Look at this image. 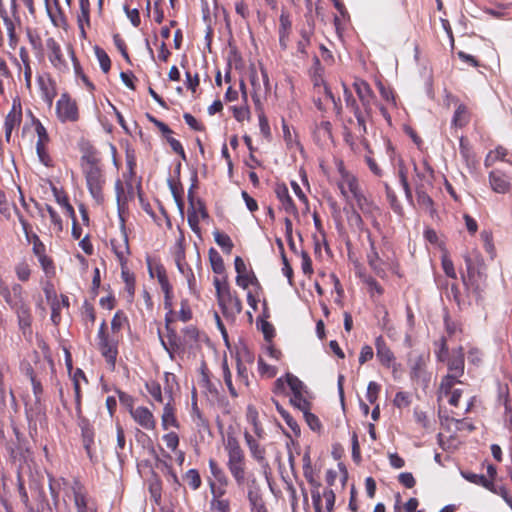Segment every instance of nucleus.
I'll use <instances>...</instances> for the list:
<instances>
[{
    "label": "nucleus",
    "instance_id": "nucleus-7",
    "mask_svg": "<svg viewBox=\"0 0 512 512\" xmlns=\"http://www.w3.org/2000/svg\"><path fill=\"white\" fill-rule=\"evenodd\" d=\"M369 251L366 254L370 269L380 278H385L387 270L396 272L397 265L393 258L388 256L384 248H378L371 235L368 234Z\"/></svg>",
    "mask_w": 512,
    "mask_h": 512
},
{
    "label": "nucleus",
    "instance_id": "nucleus-42",
    "mask_svg": "<svg viewBox=\"0 0 512 512\" xmlns=\"http://www.w3.org/2000/svg\"><path fill=\"white\" fill-rule=\"evenodd\" d=\"M149 492L154 502L159 505L162 499V483L157 476L150 480Z\"/></svg>",
    "mask_w": 512,
    "mask_h": 512
},
{
    "label": "nucleus",
    "instance_id": "nucleus-24",
    "mask_svg": "<svg viewBox=\"0 0 512 512\" xmlns=\"http://www.w3.org/2000/svg\"><path fill=\"white\" fill-rule=\"evenodd\" d=\"M246 420L252 426L253 436L258 439H264L266 432L259 420V413L253 405H248L246 409Z\"/></svg>",
    "mask_w": 512,
    "mask_h": 512
},
{
    "label": "nucleus",
    "instance_id": "nucleus-64",
    "mask_svg": "<svg viewBox=\"0 0 512 512\" xmlns=\"http://www.w3.org/2000/svg\"><path fill=\"white\" fill-rule=\"evenodd\" d=\"M163 441L165 442L167 448L172 451H176L179 446V436L175 432H169L163 435Z\"/></svg>",
    "mask_w": 512,
    "mask_h": 512
},
{
    "label": "nucleus",
    "instance_id": "nucleus-31",
    "mask_svg": "<svg viewBox=\"0 0 512 512\" xmlns=\"http://www.w3.org/2000/svg\"><path fill=\"white\" fill-rule=\"evenodd\" d=\"M314 137L318 142L326 143L332 139V125L329 121L323 120L316 124Z\"/></svg>",
    "mask_w": 512,
    "mask_h": 512
},
{
    "label": "nucleus",
    "instance_id": "nucleus-62",
    "mask_svg": "<svg viewBox=\"0 0 512 512\" xmlns=\"http://www.w3.org/2000/svg\"><path fill=\"white\" fill-rule=\"evenodd\" d=\"M38 261L46 275L51 276L55 274L53 261L46 254L39 257Z\"/></svg>",
    "mask_w": 512,
    "mask_h": 512
},
{
    "label": "nucleus",
    "instance_id": "nucleus-49",
    "mask_svg": "<svg viewBox=\"0 0 512 512\" xmlns=\"http://www.w3.org/2000/svg\"><path fill=\"white\" fill-rule=\"evenodd\" d=\"M48 486L51 498L53 500L54 505L59 503L61 485L57 482L56 478L52 475H48Z\"/></svg>",
    "mask_w": 512,
    "mask_h": 512
},
{
    "label": "nucleus",
    "instance_id": "nucleus-26",
    "mask_svg": "<svg viewBox=\"0 0 512 512\" xmlns=\"http://www.w3.org/2000/svg\"><path fill=\"white\" fill-rule=\"evenodd\" d=\"M30 382H31L33 394L35 397V403H34L35 407H33V405L25 403V411H26V414L28 417L30 415L32 417L34 413L40 412V405H41V400H42V395H43V386H42L41 382L37 378H33Z\"/></svg>",
    "mask_w": 512,
    "mask_h": 512
},
{
    "label": "nucleus",
    "instance_id": "nucleus-29",
    "mask_svg": "<svg viewBox=\"0 0 512 512\" xmlns=\"http://www.w3.org/2000/svg\"><path fill=\"white\" fill-rule=\"evenodd\" d=\"M49 60L54 67L63 70L67 67L60 46L53 40L48 42Z\"/></svg>",
    "mask_w": 512,
    "mask_h": 512
},
{
    "label": "nucleus",
    "instance_id": "nucleus-16",
    "mask_svg": "<svg viewBox=\"0 0 512 512\" xmlns=\"http://www.w3.org/2000/svg\"><path fill=\"white\" fill-rule=\"evenodd\" d=\"M22 121V107L19 99H14L10 112L7 114L4 122L5 138L9 142L12 131L19 127Z\"/></svg>",
    "mask_w": 512,
    "mask_h": 512
},
{
    "label": "nucleus",
    "instance_id": "nucleus-54",
    "mask_svg": "<svg viewBox=\"0 0 512 512\" xmlns=\"http://www.w3.org/2000/svg\"><path fill=\"white\" fill-rule=\"evenodd\" d=\"M214 240L222 249L227 252H230L233 248V243L227 234L216 231L214 232Z\"/></svg>",
    "mask_w": 512,
    "mask_h": 512
},
{
    "label": "nucleus",
    "instance_id": "nucleus-45",
    "mask_svg": "<svg viewBox=\"0 0 512 512\" xmlns=\"http://www.w3.org/2000/svg\"><path fill=\"white\" fill-rule=\"evenodd\" d=\"M163 466L165 468L164 474L167 482L171 485L174 491H178L181 488V483L176 472L174 471L172 466L167 462H163Z\"/></svg>",
    "mask_w": 512,
    "mask_h": 512
},
{
    "label": "nucleus",
    "instance_id": "nucleus-44",
    "mask_svg": "<svg viewBox=\"0 0 512 512\" xmlns=\"http://www.w3.org/2000/svg\"><path fill=\"white\" fill-rule=\"evenodd\" d=\"M106 329V323L103 321L98 332L99 345L102 349L107 350L106 352H116V346L113 342L109 341L108 337L106 336Z\"/></svg>",
    "mask_w": 512,
    "mask_h": 512
},
{
    "label": "nucleus",
    "instance_id": "nucleus-51",
    "mask_svg": "<svg viewBox=\"0 0 512 512\" xmlns=\"http://www.w3.org/2000/svg\"><path fill=\"white\" fill-rule=\"evenodd\" d=\"M507 155V150L504 147H497L494 151L489 152L485 159L487 167L493 165L497 160H503Z\"/></svg>",
    "mask_w": 512,
    "mask_h": 512
},
{
    "label": "nucleus",
    "instance_id": "nucleus-41",
    "mask_svg": "<svg viewBox=\"0 0 512 512\" xmlns=\"http://www.w3.org/2000/svg\"><path fill=\"white\" fill-rule=\"evenodd\" d=\"M209 259L213 272L219 275L224 274L225 265L221 255L214 249H210Z\"/></svg>",
    "mask_w": 512,
    "mask_h": 512
},
{
    "label": "nucleus",
    "instance_id": "nucleus-36",
    "mask_svg": "<svg viewBox=\"0 0 512 512\" xmlns=\"http://www.w3.org/2000/svg\"><path fill=\"white\" fill-rule=\"evenodd\" d=\"M145 387L147 392L150 394V396L153 398V400L159 404L164 403V397L162 394V388L161 385L155 381L150 380L145 383Z\"/></svg>",
    "mask_w": 512,
    "mask_h": 512
},
{
    "label": "nucleus",
    "instance_id": "nucleus-48",
    "mask_svg": "<svg viewBox=\"0 0 512 512\" xmlns=\"http://www.w3.org/2000/svg\"><path fill=\"white\" fill-rule=\"evenodd\" d=\"M411 394L409 392L399 391L396 393L393 404L398 409H404L411 405Z\"/></svg>",
    "mask_w": 512,
    "mask_h": 512
},
{
    "label": "nucleus",
    "instance_id": "nucleus-53",
    "mask_svg": "<svg viewBox=\"0 0 512 512\" xmlns=\"http://www.w3.org/2000/svg\"><path fill=\"white\" fill-rule=\"evenodd\" d=\"M122 272L121 276L123 281L125 282V287L128 294L132 297L135 292V279L134 276L126 269V266L121 267Z\"/></svg>",
    "mask_w": 512,
    "mask_h": 512
},
{
    "label": "nucleus",
    "instance_id": "nucleus-22",
    "mask_svg": "<svg viewBox=\"0 0 512 512\" xmlns=\"http://www.w3.org/2000/svg\"><path fill=\"white\" fill-rule=\"evenodd\" d=\"M352 200H354L356 202L357 207L364 215L371 217L375 220V217L379 212V208L371 199H369L362 192V190L358 194H356L352 198ZM374 223L376 224L375 221H374Z\"/></svg>",
    "mask_w": 512,
    "mask_h": 512
},
{
    "label": "nucleus",
    "instance_id": "nucleus-14",
    "mask_svg": "<svg viewBox=\"0 0 512 512\" xmlns=\"http://www.w3.org/2000/svg\"><path fill=\"white\" fill-rule=\"evenodd\" d=\"M433 171L430 167H426V171L422 176V182L416 184V193L418 204L428 210L432 209L433 201L428 194V188L432 187Z\"/></svg>",
    "mask_w": 512,
    "mask_h": 512
},
{
    "label": "nucleus",
    "instance_id": "nucleus-50",
    "mask_svg": "<svg viewBox=\"0 0 512 512\" xmlns=\"http://www.w3.org/2000/svg\"><path fill=\"white\" fill-rule=\"evenodd\" d=\"M363 282L367 285L368 291L372 297L375 295L381 296L383 294L384 289L372 276H364Z\"/></svg>",
    "mask_w": 512,
    "mask_h": 512
},
{
    "label": "nucleus",
    "instance_id": "nucleus-4",
    "mask_svg": "<svg viewBox=\"0 0 512 512\" xmlns=\"http://www.w3.org/2000/svg\"><path fill=\"white\" fill-rule=\"evenodd\" d=\"M286 385L291 391L290 403L298 410L311 409V402L307 398V389L304 383L295 375L286 373L274 382L273 392L281 394L285 392Z\"/></svg>",
    "mask_w": 512,
    "mask_h": 512
},
{
    "label": "nucleus",
    "instance_id": "nucleus-28",
    "mask_svg": "<svg viewBox=\"0 0 512 512\" xmlns=\"http://www.w3.org/2000/svg\"><path fill=\"white\" fill-rule=\"evenodd\" d=\"M279 22V42L282 48H286L292 27L289 14L286 11L281 12Z\"/></svg>",
    "mask_w": 512,
    "mask_h": 512
},
{
    "label": "nucleus",
    "instance_id": "nucleus-52",
    "mask_svg": "<svg viewBox=\"0 0 512 512\" xmlns=\"http://www.w3.org/2000/svg\"><path fill=\"white\" fill-rule=\"evenodd\" d=\"M95 54L99 61L100 67L104 73H107L111 67V61L107 53L100 47H95Z\"/></svg>",
    "mask_w": 512,
    "mask_h": 512
},
{
    "label": "nucleus",
    "instance_id": "nucleus-55",
    "mask_svg": "<svg viewBox=\"0 0 512 512\" xmlns=\"http://www.w3.org/2000/svg\"><path fill=\"white\" fill-rule=\"evenodd\" d=\"M175 263L177 265L179 272L187 279L188 285L191 288L193 283L195 282V277L192 269L188 266L185 260Z\"/></svg>",
    "mask_w": 512,
    "mask_h": 512
},
{
    "label": "nucleus",
    "instance_id": "nucleus-23",
    "mask_svg": "<svg viewBox=\"0 0 512 512\" xmlns=\"http://www.w3.org/2000/svg\"><path fill=\"white\" fill-rule=\"evenodd\" d=\"M489 183L492 190L500 194L508 192L511 188V184L507 175L498 170L490 172Z\"/></svg>",
    "mask_w": 512,
    "mask_h": 512
},
{
    "label": "nucleus",
    "instance_id": "nucleus-5",
    "mask_svg": "<svg viewBox=\"0 0 512 512\" xmlns=\"http://www.w3.org/2000/svg\"><path fill=\"white\" fill-rule=\"evenodd\" d=\"M213 284L216 290L217 302L220 306L222 313L226 317H235L242 311V302L227 282V278L215 277Z\"/></svg>",
    "mask_w": 512,
    "mask_h": 512
},
{
    "label": "nucleus",
    "instance_id": "nucleus-37",
    "mask_svg": "<svg viewBox=\"0 0 512 512\" xmlns=\"http://www.w3.org/2000/svg\"><path fill=\"white\" fill-rule=\"evenodd\" d=\"M184 481L192 490H198L202 485V479L197 469H189L183 475Z\"/></svg>",
    "mask_w": 512,
    "mask_h": 512
},
{
    "label": "nucleus",
    "instance_id": "nucleus-25",
    "mask_svg": "<svg viewBox=\"0 0 512 512\" xmlns=\"http://www.w3.org/2000/svg\"><path fill=\"white\" fill-rule=\"evenodd\" d=\"M190 417L195 424V426L199 430H206L209 428L208 420L203 416L200 408L197 403V393L195 390L192 392V401H191V412Z\"/></svg>",
    "mask_w": 512,
    "mask_h": 512
},
{
    "label": "nucleus",
    "instance_id": "nucleus-8",
    "mask_svg": "<svg viewBox=\"0 0 512 512\" xmlns=\"http://www.w3.org/2000/svg\"><path fill=\"white\" fill-rule=\"evenodd\" d=\"M438 360L445 362L449 373L442 379V388L450 390L457 383H460L459 377L464 374V354H437Z\"/></svg>",
    "mask_w": 512,
    "mask_h": 512
},
{
    "label": "nucleus",
    "instance_id": "nucleus-43",
    "mask_svg": "<svg viewBox=\"0 0 512 512\" xmlns=\"http://www.w3.org/2000/svg\"><path fill=\"white\" fill-rule=\"evenodd\" d=\"M208 485L211 493L210 499H230L226 490L228 484H217L215 481H208Z\"/></svg>",
    "mask_w": 512,
    "mask_h": 512
},
{
    "label": "nucleus",
    "instance_id": "nucleus-27",
    "mask_svg": "<svg viewBox=\"0 0 512 512\" xmlns=\"http://www.w3.org/2000/svg\"><path fill=\"white\" fill-rule=\"evenodd\" d=\"M276 195L282 205V208L287 213H290L293 215L298 214L297 208H296L291 196L289 195V191L286 186H278L276 188Z\"/></svg>",
    "mask_w": 512,
    "mask_h": 512
},
{
    "label": "nucleus",
    "instance_id": "nucleus-19",
    "mask_svg": "<svg viewBox=\"0 0 512 512\" xmlns=\"http://www.w3.org/2000/svg\"><path fill=\"white\" fill-rule=\"evenodd\" d=\"M243 436L246 446L250 452V456L259 464H266V448L260 444L262 439H258L247 430L244 431Z\"/></svg>",
    "mask_w": 512,
    "mask_h": 512
},
{
    "label": "nucleus",
    "instance_id": "nucleus-12",
    "mask_svg": "<svg viewBox=\"0 0 512 512\" xmlns=\"http://www.w3.org/2000/svg\"><path fill=\"white\" fill-rule=\"evenodd\" d=\"M182 349L207 350L210 349V342L204 334H200L194 327H188L183 332Z\"/></svg>",
    "mask_w": 512,
    "mask_h": 512
},
{
    "label": "nucleus",
    "instance_id": "nucleus-32",
    "mask_svg": "<svg viewBox=\"0 0 512 512\" xmlns=\"http://www.w3.org/2000/svg\"><path fill=\"white\" fill-rule=\"evenodd\" d=\"M208 466L210 473L214 478L212 481H215L217 484H228L229 480L225 471L215 459H209Z\"/></svg>",
    "mask_w": 512,
    "mask_h": 512
},
{
    "label": "nucleus",
    "instance_id": "nucleus-11",
    "mask_svg": "<svg viewBox=\"0 0 512 512\" xmlns=\"http://www.w3.org/2000/svg\"><path fill=\"white\" fill-rule=\"evenodd\" d=\"M56 115L60 122H76L79 120L77 102L67 93L61 94L56 102Z\"/></svg>",
    "mask_w": 512,
    "mask_h": 512
},
{
    "label": "nucleus",
    "instance_id": "nucleus-1",
    "mask_svg": "<svg viewBox=\"0 0 512 512\" xmlns=\"http://www.w3.org/2000/svg\"><path fill=\"white\" fill-rule=\"evenodd\" d=\"M223 447L227 456L226 467L239 488L253 486L256 478L247 466V458L239 439L228 432L223 438Z\"/></svg>",
    "mask_w": 512,
    "mask_h": 512
},
{
    "label": "nucleus",
    "instance_id": "nucleus-46",
    "mask_svg": "<svg viewBox=\"0 0 512 512\" xmlns=\"http://www.w3.org/2000/svg\"><path fill=\"white\" fill-rule=\"evenodd\" d=\"M310 410L311 409L300 411L303 413L304 419L309 428L315 432H319L322 428L321 421L315 414L311 413Z\"/></svg>",
    "mask_w": 512,
    "mask_h": 512
},
{
    "label": "nucleus",
    "instance_id": "nucleus-38",
    "mask_svg": "<svg viewBox=\"0 0 512 512\" xmlns=\"http://www.w3.org/2000/svg\"><path fill=\"white\" fill-rule=\"evenodd\" d=\"M439 393H440V396L441 397H446L448 398V403L451 405V406H454V407H457L458 404H459V400L462 396V390L461 389H454L453 388H450V390H445L442 388V383L440 384V387H439Z\"/></svg>",
    "mask_w": 512,
    "mask_h": 512
},
{
    "label": "nucleus",
    "instance_id": "nucleus-2",
    "mask_svg": "<svg viewBox=\"0 0 512 512\" xmlns=\"http://www.w3.org/2000/svg\"><path fill=\"white\" fill-rule=\"evenodd\" d=\"M0 296L3 297L4 301L16 314L18 326L23 336L26 339H31L33 334V318L30 305L25 299L23 287L18 283H14L11 287H9L0 278Z\"/></svg>",
    "mask_w": 512,
    "mask_h": 512
},
{
    "label": "nucleus",
    "instance_id": "nucleus-56",
    "mask_svg": "<svg viewBox=\"0 0 512 512\" xmlns=\"http://www.w3.org/2000/svg\"><path fill=\"white\" fill-rule=\"evenodd\" d=\"M259 373L262 376L272 378L277 374V368L273 365L267 364L261 357L258 359Z\"/></svg>",
    "mask_w": 512,
    "mask_h": 512
},
{
    "label": "nucleus",
    "instance_id": "nucleus-30",
    "mask_svg": "<svg viewBox=\"0 0 512 512\" xmlns=\"http://www.w3.org/2000/svg\"><path fill=\"white\" fill-rule=\"evenodd\" d=\"M250 512H268L259 490L250 488L247 492Z\"/></svg>",
    "mask_w": 512,
    "mask_h": 512
},
{
    "label": "nucleus",
    "instance_id": "nucleus-18",
    "mask_svg": "<svg viewBox=\"0 0 512 512\" xmlns=\"http://www.w3.org/2000/svg\"><path fill=\"white\" fill-rule=\"evenodd\" d=\"M132 419L141 428L147 431L156 429L157 421L151 410L145 406H138L130 413Z\"/></svg>",
    "mask_w": 512,
    "mask_h": 512
},
{
    "label": "nucleus",
    "instance_id": "nucleus-63",
    "mask_svg": "<svg viewBox=\"0 0 512 512\" xmlns=\"http://www.w3.org/2000/svg\"><path fill=\"white\" fill-rule=\"evenodd\" d=\"M353 114L357 120V125H358V130H359L360 135L361 136L365 135L367 133L365 111L362 112L359 108V109H355Z\"/></svg>",
    "mask_w": 512,
    "mask_h": 512
},
{
    "label": "nucleus",
    "instance_id": "nucleus-33",
    "mask_svg": "<svg viewBox=\"0 0 512 512\" xmlns=\"http://www.w3.org/2000/svg\"><path fill=\"white\" fill-rule=\"evenodd\" d=\"M80 5V14L78 15V25L81 31V35L85 37V28L84 26L90 25V17H89V11H90V3L89 0H79Z\"/></svg>",
    "mask_w": 512,
    "mask_h": 512
},
{
    "label": "nucleus",
    "instance_id": "nucleus-20",
    "mask_svg": "<svg viewBox=\"0 0 512 512\" xmlns=\"http://www.w3.org/2000/svg\"><path fill=\"white\" fill-rule=\"evenodd\" d=\"M189 198H190V208L188 209L187 213V220L190 228L195 233H200L199 228V222L200 219H205L208 217L207 211L205 207L202 205V203L198 202L195 204L192 200V192L189 191Z\"/></svg>",
    "mask_w": 512,
    "mask_h": 512
},
{
    "label": "nucleus",
    "instance_id": "nucleus-59",
    "mask_svg": "<svg viewBox=\"0 0 512 512\" xmlns=\"http://www.w3.org/2000/svg\"><path fill=\"white\" fill-rule=\"evenodd\" d=\"M34 125H35V131H36L37 136H38V140H37L36 144L46 145L49 142V136H48L46 128L37 119L34 120Z\"/></svg>",
    "mask_w": 512,
    "mask_h": 512
},
{
    "label": "nucleus",
    "instance_id": "nucleus-57",
    "mask_svg": "<svg viewBox=\"0 0 512 512\" xmlns=\"http://www.w3.org/2000/svg\"><path fill=\"white\" fill-rule=\"evenodd\" d=\"M303 460H304V464H303L304 477L311 485H315L316 487H319L320 484L316 483L314 480V475H313L314 473H313V469H312V466L310 463V457L308 455H305Z\"/></svg>",
    "mask_w": 512,
    "mask_h": 512
},
{
    "label": "nucleus",
    "instance_id": "nucleus-40",
    "mask_svg": "<svg viewBox=\"0 0 512 512\" xmlns=\"http://www.w3.org/2000/svg\"><path fill=\"white\" fill-rule=\"evenodd\" d=\"M9 38V46L15 49L18 44V37L15 32V24L8 15L2 17Z\"/></svg>",
    "mask_w": 512,
    "mask_h": 512
},
{
    "label": "nucleus",
    "instance_id": "nucleus-10",
    "mask_svg": "<svg viewBox=\"0 0 512 512\" xmlns=\"http://www.w3.org/2000/svg\"><path fill=\"white\" fill-rule=\"evenodd\" d=\"M164 379L166 387L164 388L165 394L168 395L169 400L165 403L161 415V425L164 430H168L170 427L179 428L180 424L176 417V407L172 398V386L171 383L176 382V376L172 373L165 372Z\"/></svg>",
    "mask_w": 512,
    "mask_h": 512
},
{
    "label": "nucleus",
    "instance_id": "nucleus-13",
    "mask_svg": "<svg viewBox=\"0 0 512 512\" xmlns=\"http://www.w3.org/2000/svg\"><path fill=\"white\" fill-rule=\"evenodd\" d=\"M235 270L237 272L236 276V284L243 288L247 289L249 285L256 286L258 289L260 288L257 277L254 272L247 268L244 260L237 256L234 260Z\"/></svg>",
    "mask_w": 512,
    "mask_h": 512
},
{
    "label": "nucleus",
    "instance_id": "nucleus-35",
    "mask_svg": "<svg viewBox=\"0 0 512 512\" xmlns=\"http://www.w3.org/2000/svg\"><path fill=\"white\" fill-rule=\"evenodd\" d=\"M461 475L470 483L482 486L484 488L493 487V481L489 480L482 474H476L469 471H462Z\"/></svg>",
    "mask_w": 512,
    "mask_h": 512
},
{
    "label": "nucleus",
    "instance_id": "nucleus-17",
    "mask_svg": "<svg viewBox=\"0 0 512 512\" xmlns=\"http://www.w3.org/2000/svg\"><path fill=\"white\" fill-rule=\"evenodd\" d=\"M341 177L338 181V187L341 194L347 199H352L356 194L361 191L357 178L349 172L341 169Z\"/></svg>",
    "mask_w": 512,
    "mask_h": 512
},
{
    "label": "nucleus",
    "instance_id": "nucleus-60",
    "mask_svg": "<svg viewBox=\"0 0 512 512\" xmlns=\"http://www.w3.org/2000/svg\"><path fill=\"white\" fill-rule=\"evenodd\" d=\"M380 390L381 386L377 382H369L367 387L366 398L371 404H375V402L377 401Z\"/></svg>",
    "mask_w": 512,
    "mask_h": 512
},
{
    "label": "nucleus",
    "instance_id": "nucleus-39",
    "mask_svg": "<svg viewBox=\"0 0 512 512\" xmlns=\"http://www.w3.org/2000/svg\"><path fill=\"white\" fill-rule=\"evenodd\" d=\"M207 512H231L230 499H210Z\"/></svg>",
    "mask_w": 512,
    "mask_h": 512
},
{
    "label": "nucleus",
    "instance_id": "nucleus-34",
    "mask_svg": "<svg viewBox=\"0 0 512 512\" xmlns=\"http://www.w3.org/2000/svg\"><path fill=\"white\" fill-rule=\"evenodd\" d=\"M470 120L469 112L463 104L458 105L452 118V125L454 127L462 128L468 124Z\"/></svg>",
    "mask_w": 512,
    "mask_h": 512
},
{
    "label": "nucleus",
    "instance_id": "nucleus-3",
    "mask_svg": "<svg viewBox=\"0 0 512 512\" xmlns=\"http://www.w3.org/2000/svg\"><path fill=\"white\" fill-rule=\"evenodd\" d=\"M80 164L90 195L98 204L102 203L105 176L99 157L95 152H87L81 157Z\"/></svg>",
    "mask_w": 512,
    "mask_h": 512
},
{
    "label": "nucleus",
    "instance_id": "nucleus-61",
    "mask_svg": "<svg viewBox=\"0 0 512 512\" xmlns=\"http://www.w3.org/2000/svg\"><path fill=\"white\" fill-rule=\"evenodd\" d=\"M116 393L118 395L120 403L129 410V413H131V411H133L136 408L134 407V398L128 393L121 391L119 389H116Z\"/></svg>",
    "mask_w": 512,
    "mask_h": 512
},
{
    "label": "nucleus",
    "instance_id": "nucleus-15",
    "mask_svg": "<svg viewBox=\"0 0 512 512\" xmlns=\"http://www.w3.org/2000/svg\"><path fill=\"white\" fill-rule=\"evenodd\" d=\"M112 250L120 262L121 267L126 266L127 258L130 254L128 236L124 229H122L118 236L111 239Z\"/></svg>",
    "mask_w": 512,
    "mask_h": 512
},
{
    "label": "nucleus",
    "instance_id": "nucleus-9",
    "mask_svg": "<svg viewBox=\"0 0 512 512\" xmlns=\"http://www.w3.org/2000/svg\"><path fill=\"white\" fill-rule=\"evenodd\" d=\"M147 266L148 271L151 277L156 276L158 283L161 287V290L164 293V306L165 309L168 310L166 315V329L169 330V324L171 321V316L173 314L172 310V286L169 283L168 277L166 275V271L164 267L159 263H152V260L147 258Z\"/></svg>",
    "mask_w": 512,
    "mask_h": 512
},
{
    "label": "nucleus",
    "instance_id": "nucleus-6",
    "mask_svg": "<svg viewBox=\"0 0 512 512\" xmlns=\"http://www.w3.org/2000/svg\"><path fill=\"white\" fill-rule=\"evenodd\" d=\"M66 497L73 502L76 512H98L99 510L97 500L89 494L78 477L73 478Z\"/></svg>",
    "mask_w": 512,
    "mask_h": 512
},
{
    "label": "nucleus",
    "instance_id": "nucleus-58",
    "mask_svg": "<svg viewBox=\"0 0 512 512\" xmlns=\"http://www.w3.org/2000/svg\"><path fill=\"white\" fill-rule=\"evenodd\" d=\"M15 273L20 281L26 282L30 278V266L26 262H20L15 266Z\"/></svg>",
    "mask_w": 512,
    "mask_h": 512
},
{
    "label": "nucleus",
    "instance_id": "nucleus-21",
    "mask_svg": "<svg viewBox=\"0 0 512 512\" xmlns=\"http://www.w3.org/2000/svg\"><path fill=\"white\" fill-rule=\"evenodd\" d=\"M354 88L366 115L369 116L371 112V104L374 99V95L369 84L362 80H356L354 82Z\"/></svg>",
    "mask_w": 512,
    "mask_h": 512
},
{
    "label": "nucleus",
    "instance_id": "nucleus-47",
    "mask_svg": "<svg viewBox=\"0 0 512 512\" xmlns=\"http://www.w3.org/2000/svg\"><path fill=\"white\" fill-rule=\"evenodd\" d=\"M414 417H415L416 423L418 425H420L422 428H424L425 430L432 429L433 423L426 412H424L416 407L414 409Z\"/></svg>",
    "mask_w": 512,
    "mask_h": 512
}]
</instances>
